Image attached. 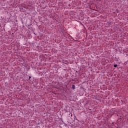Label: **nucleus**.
Listing matches in <instances>:
<instances>
[{
  "instance_id": "f257e3e1",
  "label": "nucleus",
  "mask_w": 128,
  "mask_h": 128,
  "mask_svg": "<svg viewBox=\"0 0 128 128\" xmlns=\"http://www.w3.org/2000/svg\"><path fill=\"white\" fill-rule=\"evenodd\" d=\"M53 86L56 90H60L61 88H64V86H62V83L60 82H54Z\"/></svg>"
},
{
  "instance_id": "f03ea898",
  "label": "nucleus",
  "mask_w": 128,
  "mask_h": 128,
  "mask_svg": "<svg viewBox=\"0 0 128 128\" xmlns=\"http://www.w3.org/2000/svg\"><path fill=\"white\" fill-rule=\"evenodd\" d=\"M26 9H24V8H22V7L20 8V10H21V12H26Z\"/></svg>"
},
{
  "instance_id": "7ed1b4c3",
  "label": "nucleus",
  "mask_w": 128,
  "mask_h": 128,
  "mask_svg": "<svg viewBox=\"0 0 128 128\" xmlns=\"http://www.w3.org/2000/svg\"><path fill=\"white\" fill-rule=\"evenodd\" d=\"M76 88V85L73 84L72 86V90H74Z\"/></svg>"
},
{
  "instance_id": "20e7f679",
  "label": "nucleus",
  "mask_w": 128,
  "mask_h": 128,
  "mask_svg": "<svg viewBox=\"0 0 128 128\" xmlns=\"http://www.w3.org/2000/svg\"><path fill=\"white\" fill-rule=\"evenodd\" d=\"M118 66V64H114V68H116Z\"/></svg>"
},
{
  "instance_id": "39448f33",
  "label": "nucleus",
  "mask_w": 128,
  "mask_h": 128,
  "mask_svg": "<svg viewBox=\"0 0 128 128\" xmlns=\"http://www.w3.org/2000/svg\"><path fill=\"white\" fill-rule=\"evenodd\" d=\"M30 78H32V77L29 76V78H28V80H30Z\"/></svg>"
},
{
  "instance_id": "423d86ee",
  "label": "nucleus",
  "mask_w": 128,
  "mask_h": 128,
  "mask_svg": "<svg viewBox=\"0 0 128 128\" xmlns=\"http://www.w3.org/2000/svg\"><path fill=\"white\" fill-rule=\"evenodd\" d=\"M66 88H68V86H66Z\"/></svg>"
}]
</instances>
